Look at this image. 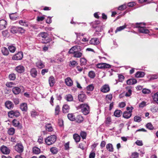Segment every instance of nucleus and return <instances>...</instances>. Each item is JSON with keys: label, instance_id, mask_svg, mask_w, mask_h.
I'll return each instance as SVG.
<instances>
[{"label": "nucleus", "instance_id": "obj_41", "mask_svg": "<svg viewBox=\"0 0 158 158\" xmlns=\"http://www.w3.org/2000/svg\"><path fill=\"white\" fill-rule=\"evenodd\" d=\"M139 156V153L137 152H133L132 153L130 158H138Z\"/></svg>", "mask_w": 158, "mask_h": 158}, {"label": "nucleus", "instance_id": "obj_40", "mask_svg": "<svg viewBox=\"0 0 158 158\" xmlns=\"http://www.w3.org/2000/svg\"><path fill=\"white\" fill-rule=\"evenodd\" d=\"M50 151L53 154H56L58 152V149L55 147L51 148L50 149Z\"/></svg>", "mask_w": 158, "mask_h": 158}, {"label": "nucleus", "instance_id": "obj_25", "mask_svg": "<svg viewBox=\"0 0 158 158\" xmlns=\"http://www.w3.org/2000/svg\"><path fill=\"white\" fill-rule=\"evenodd\" d=\"M100 43L99 41L97 38H92L90 41V43L94 45H97Z\"/></svg>", "mask_w": 158, "mask_h": 158}, {"label": "nucleus", "instance_id": "obj_27", "mask_svg": "<svg viewBox=\"0 0 158 158\" xmlns=\"http://www.w3.org/2000/svg\"><path fill=\"white\" fill-rule=\"evenodd\" d=\"M12 91L15 94H18L20 92L21 89L18 87H15L12 89Z\"/></svg>", "mask_w": 158, "mask_h": 158}, {"label": "nucleus", "instance_id": "obj_39", "mask_svg": "<svg viewBox=\"0 0 158 158\" xmlns=\"http://www.w3.org/2000/svg\"><path fill=\"white\" fill-rule=\"evenodd\" d=\"M60 112V107L59 105H57L55 110V115H58Z\"/></svg>", "mask_w": 158, "mask_h": 158}, {"label": "nucleus", "instance_id": "obj_10", "mask_svg": "<svg viewBox=\"0 0 158 158\" xmlns=\"http://www.w3.org/2000/svg\"><path fill=\"white\" fill-rule=\"evenodd\" d=\"M7 25V22L4 19H1L0 20V30H2L6 28Z\"/></svg>", "mask_w": 158, "mask_h": 158}, {"label": "nucleus", "instance_id": "obj_48", "mask_svg": "<svg viewBox=\"0 0 158 158\" xmlns=\"http://www.w3.org/2000/svg\"><path fill=\"white\" fill-rule=\"evenodd\" d=\"M80 62L81 65H85L86 64L87 60L84 58H81L80 59Z\"/></svg>", "mask_w": 158, "mask_h": 158}, {"label": "nucleus", "instance_id": "obj_35", "mask_svg": "<svg viewBox=\"0 0 158 158\" xmlns=\"http://www.w3.org/2000/svg\"><path fill=\"white\" fill-rule=\"evenodd\" d=\"M80 135L83 139H86L87 134L85 131H81L80 133Z\"/></svg>", "mask_w": 158, "mask_h": 158}, {"label": "nucleus", "instance_id": "obj_8", "mask_svg": "<svg viewBox=\"0 0 158 158\" xmlns=\"http://www.w3.org/2000/svg\"><path fill=\"white\" fill-rule=\"evenodd\" d=\"M15 150L19 153H21L23 150V147L21 143H18L15 146Z\"/></svg>", "mask_w": 158, "mask_h": 158}, {"label": "nucleus", "instance_id": "obj_34", "mask_svg": "<svg viewBox=\"0 0 158 158\" xmlns=\"http://www.w3.org/2000/svg\"><path fill=\"white\" fill-rule=\"evenodd\" d=\"M40 152V149L38 148L35 147L33 148V152L36 154H39Z\"/></svg>", "mask_w": 158, "mask_h": 158}, {"label": "nucleus", "instance_id": "obj_14", "mask_svg": "<svg viewBox=\"0 0 158 158\" xmlns=\"http://www.w3.org/2000/svg\"><path fill=\"white\" fill-rule=\"evenodd\" d=\"M5 106L8 109L11 110L13 108L14 105L11 102L7 101L5 103Z\"/></svg>", "mask_w": 158, "mask_h": 158}, {"label": "nucleus", "instance_id": "obj_7", "mask_svg": "<svg viewBox=\"0 0 158 158\" xmlns=\"http://www.w3.org/2000/svg\"><path fill=\"white\" fill-rule=\"evenodd\" d=\"M99 22L97 21L95 22L94 23L95 24H97V25L96 26L94 25L93 26V27L95 28L96 31L97 32H101L102 30V25L101 24H99Z\"/></svg>", "mask_w": 158, "mask_h": 158}, {"label": "nucleus", "instance_id": "obj_43", "mask_svg": "<svg viewBox=\"0 0 158 158\" xmlns=\"http://www.w3.org/2000/svg\"><path fill=\"white\" fill-rule=\"evenodd\" d=\"M82 55V53L81 52L77 51L74 52V56L75 57H80Z\"/></svg>", "mask_w": 158, "mask_h": 158}, {"label": "nucleus", "instance_id": "obj_21", "mask_svg": "<svg viewBox=\"0 0 158 158\" xmlns=\"http://www.w3.org/2000/svg\"><path fill=\"white\" fill-rule=\"evenodd\" d=\"M137 82V80L135 79H130L127 81V83L128 85H132L136 84Z\"/></svg>", "mask_w": 158, "mask_h": 158}, {"label": "nucleus", "instance_id": "obj_37", "mask_svg": "<svg viewBox=\"0 0 158 158\" xmlns=\"http://www.w3.org/2000/svg\"><path fill=\"white\" fill-rule=\"evenodd\" d=\"M68 119L71 121H75V117L73 114H68L67 115Z\"/></svg>", "mask_w": 158, "mask_h": 158}, {"label": "nucleus", "instance_id": "obj_16", "mask_svg": "<svg viewBox=\"0 0 158 158\" xmlns=\"http://www.w3.org/2000/svg\"><path fill=\"white\" fill-rule=\"evenodd\" d=\"M20 108L23 111H27V103L23 102L21 103L20 105Z\"/></svg>", "mask_w": 158, "mask_h": 158}, {"label": "nucleus", "instance_id": "obj_54", "mask_svg": "<svg viewBox=\"0 0 158 158\" xmlns=\"http://www.w3.org/2000/svg\"><path fill=\"white\" fill-rule=\"evenodd\" d=\"M142 92L144 94H148L151 93V91L149 89H144L142 90Z\"/></svg>", "mask_w": 158, "mask_h": 158}, {"label": "nucleus", "instance_id": "obj_62", "mask_svg": "<svg viewBox=\"0 0 158 158\" xmlns=\"http://www.w3.org/2000/svg\"><path fill=\"white\" fill-rule=\"evenodd\" d=\"M95 153L94 152H91L90 153L89 158H95Z\"/></svg>", "mask_w": 158, "mask_h": 158}, {"label": "nucleus", "instance_id": "obj_24", "mask_svg": "<svg viewBox=\"0 0 158 158\" xmlns=\"http://www.w3.org/2000/svg\"><path fill=\"white\" fill-rule=\"evenodd\" d=\"M49 82L51 87L53 86L55 83V79L53 76H51L49 79Z\"/></svg>", "mask_w": 158, "mask_h": 158}, {"label": "nucleus", "instance_id": "obj_11", "mask_svg": "<svg viewBox=\"0 0 158 158\" xmlns=\"http://www.w3.org/2000/svg\"><path fill=\"white\" fill-rule=\"evenodd\" d=\"M0 150L3 154H8L10 152V149L5 146H2Z\"/></svg>", "mask_w": 158, "mask_h": 158}, {"label": "nucleus", "instance_id": "obj_9", "mask_svg": "<svg viewBox=\"0 0 158 158\" xmlns=\"http://www.w3.org/2000/svg\"><path fill=\"white\" fill-rule=\"evenodd\" d=\"M78 98L79 102H85L87 96L85 94L82 93L78 94Z\"/></svg>", "mask_w": 158, "mask_h": 158}, {"label": "nucleus", "instance_id": "obj_15", "mask_svg": "<svg viewBox=\"0 0 158 158\" xmlns=\"http://www.w3.org/2000/svg\"><path fill=\"white\" fill-rule=\"evenodd\" d=\"M65 82L66 85L68 86H71L73 85V81L69 77H68L65 79Z\"/></svg>", "mask_w": 158, "mask_h": 158}, {"label": "nucleus", "instance_id": "obj_12", "mask_svg": "<svg viewBox=\"0 0 158 158\" xmlns=\"http://www.w3.org/2000/svg\"><path fill=\"white\" fill-rule=\"evenodd\" d=\"M110 90V88L108 85L105 84L103 85L101 88V91L104 93L108 92Z\"/></svg>", "mask_w": 158, "mask_h": 158}, {"label": "nucleus", "instance_id": "obj_33", "mask_svg": "<svg viewBox=\"0 0 158 158\" xmlns=\"http://www.w3.org/2000/svg\"><path fill=\"white\" fill-rule=\"evenodd\" d=\"M152 98L154 101L158 104V91L152 96Z\"/></svg>", "mask_w": 158, "mask_h": 158}, {"label": "nucleus", "instance_id": "obj_22", "mask_svg": "<svg viewBox=\"0 0 158 158\" xmlns=\"http://www.w3.org/2000/svg\"><path fill=\"white\" fill-rule=\"evenodd\" d=\"M69 106L67 104L64 105L63 106V112L65 113H68L69 111Z\"/></svg>", "mask_w": 158, "mask_h": 158}, {"label": "nucleus", "instance_id": "obj_56", "mask_svg": "<svg viewBox=\"0 0 158 158\" xmlns=\"http://www.w3.org/2000/svg\"><path fill=\"white\" fill-rule=\"evenodd\" d=\"M141 118L139 116H136L134 117V120L135 122H139L141 121Z\"/></svg>", "mask_w": 158, "mask_h": 158}, {"label": "nucleus", "instance_id": "obj_53", "mask_svg": "<svg viewBox=\"0 0 158 158\" xmlns=\"http://www.w3.org/2000/svg\"><path fill=\"white\" fill-rule=\"evenodd\" d=\"M25 31V30L22 27H18V33H24Z\"/></svg>", "mask_w": 158, "mask_h": 158}, {"label": "nucleus", "instance_id": "obj_58", "mask_svg": "<svg viewBox=\"0 0 158 158\" xmlns=\"http://www.w3.org/2000/svg\"><path fill=\"white\" fill-rule=\"evenodd\" d=\"M126 6L125 5H123L118 7V9L119 10H123L125 9L126 8Z\"/></svg>", "mask_w": 158, "mask_h": 158}, {"label": "nucleus", "instance_id": "obj_6", "mask_svg": "<svg viewBox=\"0 0 158 158\" xmlns=\"http://www.w3.org/2000/svg\"><path fill=\"white\" fill-rule=\"evenodd\" d=\"M23 57V53L22 52H19L12 57V59L15 60H21Z\"/></svg>", "mask_w": 158, "mask_h": 158}, {"label": "nucleus", "instance_id": "obj_52", "mask_svg": "<svg viewBox=\"0 0 158 158\" xmlns=\"http://www.w3.org/2000/svg\"><path fill=\"white\" fill-rule=\"evenodd\" d=\"M70 65L69 66L70 67H74L78 64L77 62L75 60L71 61H70Z\"/></svg>", "mask_w": 158, "mask_h": 158}, {"label": "nucleus", "instance_id": "obj_32", "mask_svg": "<svg viewBox=\"0 0 158 158\" xmlns=\"http://www.w3.org/2000/svg\"><path fill=\"white\" fill-rule=\"evenodd\" d=\"M106 149L110 152L114 151V148L113 145L111 143H108L106 145Z\"/></svg>", "mask_w": 158, "mask_h": 158}, {"label": "nucleus", "instance_id": "obj_18", "mask_svg": "<svg viewBox=\"0 0 158 158\" xmlns=\"http://www.w3.org/2000/svg\"><path fill=\"white\" fill-rule=\"evenodd\" d=\"M83 120V117L81 115L78 114L75 117V121L78 123H80L82 122Z\"/></svg>", "mask_w": 158, "mask_h": 158}, {"label": "nucleus", "instance_id": "obj_64", "mask_svg": "<svg viewBox=\"0 0 158 158\" xmlns=\"http://www.w3.org/2000/svg\"><path fill=\"white\" fill-rule=\"evenodd\" d=\"M2 52L5 56H7L9 53L8 50H2Z\"/></svg>", "mask_w": 158, "mask_h": 158}, {"label": "nucleus", "instance_id": "obj_44", "mask_svg": "<svg viewBox=\"0 0 158 158\" xmlns=\"http://www.w3.org/2000/svg\"><path fill=\"white\" fill-rule=\"evenodd\" d=\"M8 77L10 80L14 81L15 79L16 75L14 73H11L9 75Z\"/></svg>", "mask_w": 158, "mask_h": 158}, {"label": "nucleus", "instance_id": "obj_47", "mask_svg": "<svg viewBox=\"0 0 158 158\" xmlns=\"http://www.w3.org/2000/svg\"><path fill=\"white\" fill-rule=\"evenodd\" d=\"M94 86L92 84L88 85L86 88L87 90L89 91H92L94 90Z\"/></svg>", "mask_w": 158, "mask_h": 158}, {"label": "nucleus", "instance_id": "obj_29", "mask_svg": "<svg viewBox=\"0 0 158 158\" xmlns=\"http://www.w3.org/2000/svg\"><path fill=\"white\" fill-rule=\"evenodd\" d=\"M19 23L21 26L25 27H27L28 26V24L27 22L25 20H21L19 21Z\"/></svg>", "mask_w": 158, "mask_h": 158}, {"label": "nucleus", "instance_id": "obj_19", "mask_svg": "<svg viewBox=\"0 0 158 158\" xmlns=\"http://www.w3.org/2000/svg\"><path fill=\"white\" fill-rule=\"evenodd\" d=\"M30 73L31 76L34 78L35 77L37 74V71L35 68H33L31 69L30 71Z\"/></svg>", "mask_w": 158, "mask_h": 158}, {"label": "nucleus", "instance_id": "obj_50", "mask_svg": "<svg viewBox=\"0 0 158 158\" xmlns=\"http://www.w3.org/2000/svg\"><path fill=\"white\" fill-rule=\"evenodd\" d=\"M126 27V26L125 25H123L122 26H120L118 27L115 31V32L116 33L117 32L119 31H120L122 30H123Z\"/></svg>", "mask_w": 158, "mask_h": 158}, {"label": "nucleus", "instance_id": "obj_57", "mask_svg": "<svg viewBox=\"0 0 158 158\" xmlns=\"http://www.w3.org/2000/svg\"><path fill=\"white\" fill-rule=\"evenodd\" d=\"M14 85V83L11 82H7L6 84V86L10 88L13 87Z\"/></svg>", "mask_w": 158, "mask_h": 158}, {"label": "nucleus", "instance_id": "obj_31", "mask_svg": "<svg viewBox=\"0 0 158 158\" xmlns=\"http://www.w3.org/2000/svg\"><path fill=\"white\" fill-rule=\"evenodd\" d=\"M65 98L68 102H71L73 100V97L70 94L66 95L65 96Z\"/></svg>", "mask_w": 158, "mask_h": 158}, {"label": "nucleus", "instance_id": "obj_60", "mask_svg": "<svg viewBox=\"0 0 158 158\" xmlns=\"http://www.w3.org/2000/svg\"><path fill=\"white\" fill-rule=\"evenodd\" d=\"M112 98V94H109L106 96V99L107 100H109L111 101Z\"/></svg>", "mask_w": 158, "mask_h": 158}, {"label": "nucleus", "instance_id": "obj_4", "mask_svg": "<svg viewBox=\"0 0 158 158\" xmlns=\"http://www.w3.org/2000/svg\"><path fill=\"white\" fill-rule=\"evenodd\" d=\"M56 139V137L55 135H51L45 139V142L47 145H50L54 143Z\"/></svg>", "mask_w": 158, "mask_h": 158}, {"label": "nucleus", "instance_id": "obj_61", "mask_svg": "<svg viewBox=\"0 0 158 158\" xmlns=\"http://www.w3.org/2000/svg\"><path fill=\"white\" fill-rule=\"evenodd\" d=\"M118 77L119 81L120 82H122L123 81L124 79V76L121 74H119L118 75Z\"/></svg>", "mask_w": 158, "mask_h": 158}, {"label": "nucleus", "instance_id": "obj_2", "mask_svg": "<svg viewBox=\"0 0 158 158\" xmlns=\"http://www.w3.org/2000/svg\"><path fill=\"white\" fill-rule=\"evenodd\" d=\"M37 36L43 43L46 44L51 40L49 37L48 34L46 32H40L38 34Z\"/></svg>", "mask_w": 158, "mask_h": 158}, {"label": "nucleus", "instance_id": "obj_55", "mask_svg": "<svg viewBox=\"0 0 158 158\" xmlns=\"http://www.w3.org/2000/svg\"><path fill=\"white\" fill-rule=\"evenodd\" d=\"M45 19V15H43L42 16H38L37 17V20L40 22L43 21Z\"/></svg>", "mask_w": 158, "mask_h": 158}, {"label": "nucleus", "instance_id": "obj_5", "mask_svg": "<svg viewBox=\"0 0 158 158\" xmlns=\"http://www.w3.org/2000/svg\"><path fill=\"white\" fill-rule=\"evenodd\" d=\"M20 115V112L17 110H12L8 112V116L10 118H12L14 116L17 117H19Z\"/></svg>", "mask_w": 158, "mask_h": 158}, {"label": "nucleus", "instance_id": "obj_23", "mask_svg": "<svg viewBox=\"0 0 158 158\" xmlns=\"http://www.w3.org/2000/svg\"><path fill=\"white\" fill-rule=\"evenodd\" d=\"M10 19L13 20H16L18 17L17 13H12L9 15Z\"/></svg>", "mask_w": 158, "mask_h": 158}, {"label": "nucleus", "instance_id": "obj_36", "mask_svg": "<svg viewBox=\"0 0 158 158\" xmlns=\"http://www.w3.org/2000/svg\"><path fill=\"white\" fill-rule=\"evenodd\" d=\"M46 130L48 131H52L53 129L51 124H48L45 126Z\"/></svg>", "mask_w": 158, "mask_h": 158}, {"label": "nucleus", "instance_id": "obj_13", "mask_svg": "<svg viewBox=\"0 0 158 158\" xmlns=\"http://www.w3.org/2000/svg\"><path fill=\"white\" fill-rule=\"evenodd\" d=\"M15 70L19 73H22L25 70V69L23 65H20L16 67Z\"/></svg>", "mask_w": 158, "mask_h": 158}, {"label": "nucleus", "instance_id": "obj_17", "mask_svg": "<svg viewBox=\"0 0 158 158\" xmlns=\"http://www.w3.org/2000/svg\"><path fill=\"white\" fill-rule=\"evenodd\" d=\"M36 66L39 69H42L44 67V63L41 60H39L35 63Z\"/></svg>", "mask_w": 158, "mask_h": 158}, {"label": "nucleus", "instance_id": "obj_26", "mask_svg": "<svg viewBox=\"0 0 158 158\" xmlns=\"http://www.w3.org/2000/svg\"><path fill=\"white\" fill-rule=\"evenodd\" d=\"M145 75V73L143 72H137L135 74V76L136 77H142Z\"/></svg>", "mask_w": 158, "mask_h": 158}, {"label": "nucleus", "instance_id": "obj_59", "mask_svg": "<svg viewBox=\"0 0 158 158\" xmlns=\"http://www.w3.org/2000/svg\"><path fill=\"white\" fill-rule=\"evenodd\" d=\"M103 69H107L111 67V65L109 64L106 63H103Z\"/></svg>", "mask_w": 158, "mask_h": 158}, {"label": "nucleus", "instance_id": "obj_28", "mask_svg": "<svg viewBox=\"0 0 158 158\" xmlns=\"http://www.w3.org/2000/svg\"><path fill=\"white\" fill-rule=\"evenodd\" d=\"M73 138L76 143L79 142L81 139L80 135L77 134H75L73 135Z\"/></svg>", "mask_w": 158, "mask_h": 158}, {"label": "nucleus", "instance_id": "obj_42", "mask_svg": "<svg viewBox=\"0 0 158 158\" xmlns=\"http://www.w3.org/2000/svg\"><path fill=\"white\" fill-rule=\"evenodd\" d=\"M88 76L91 78H94L95 76V73L93 71H90L88 73Z\"/></svg>", "mask_w": 158, "mask_h": 158}, {"label": "nucleus", "instance_id": "obj_46", "mask_svg": "<svg viewBox=\"0 0 158 158\" xmlns=\"http://www.w3.org/2000/svg\"><path fill=\"white\" fill-rule=\"evenodd\" d=\"M31 116L33 117H35L39 115V113L35 110H33L31 111Z\"/></svg>", "mask_w": 158, "mask_h": 158}, {"label": "nucleus", "instance_id": "obj_1", "mask_svg": "<svg viewBox=\"0 0 158 158\" xmlns=\"http://www.w3.org/2000/svg\"><path fill=\"white\" fill-rule=\"evenodd\" d=\"M145 23H137L135 25L132 24V27L138 28V30L140 33L145 34H148L149 32V31L145 27Z\"/></svg>", "mask_w": 158, "mask_h": 158}, {"label": "nucleus", "instance_id": "obj_45", "mask_svg": "<svg viewBox=\"0 0 158 158\" xmlns=\"http://www.w3.org/2000/svg\"><path fill=\"white\" fill-rule=\"evenodd\" d=\"M12 123L14 126L15 127L19 126L20 123L19 121L16 119H14L12 121Z\"/></svg>", "mask_w": 158, "mask_h": 158}, {"label": "nucleus", "instance_id": "obj_20", "mask_svg": "<svg viewBox=\"0 0 158 158\" xmlns=\"http://www.w3.org/2000/svg\"><path fill=\"white\" fill-rule=\"evenodd\" d=\"M131 111H129V112L125 111L123 114V117L126 118L128 119L131 116Z\"/></svg>", "mask_w": 158, "mask_h": 158}, {"label": "nucleus", "instance_id": "obj_30", "mask_svg": "<svg viewBox=\"0 0 158 158\" xmlns=\"http://www.w3.org/2000/svg\"><path fill=\"white\" fill-rule=\"evenodd\" d=\"M18 27H15L12 26L10 28V32L13 34L18 33Z\"/></svg>", "mask_w": 158, "mask_h": 158}, {"label": "nucleus", "instance_id": "obj_63", "mask_svg": "<svg viewBox=\"0 0 158 158\" xmlns=\"http://www.w3.org/2000/svg\"><path fill=\"white\" fill-rule=\"evenodd\" d=\"M132 91L131 89L128 90V91L126 93L125 95L126 97H129L131 94Z\"/></svg>", "mask_w": 158, "mask_h": 158}, {"label": "nucleus", "instance_id": "obj_3", "mask_svg": "<svg viewBox=\"0 0 158 158\" xmlns=\"http://www.w3.org/2000/svg\"><path fill=\"white\" fill-rule=\"evenodd\" d=\"M77 109H81V112L85 115L88 114L90 111L88 105L86 104H81L77 107Z\"/></svg>", "mask_w": 158, "mask_h": 158}, {"label": "nucleus", "instance_id": "obj_38", "mask_svg": "<svg viewBox=\"0 0 158 158\" xmlns=\"http://www.w3.org/2000/svg\"><path fill=\"white\" fill-rule=\"evenodd\" d=\"M122 113V112L121 110H116L114 111V114L115 116L119 117L120 116Z\"/></svg>", "mask_w": 158, "mask_h": 158}, {"label": "nucleus", "instance_id": "obj_49", "mask_svg": "<svg viewBox=\"0 0 158 158\" xmlns=\"http://www.w3.org/2000/svg\"><path fill=\"white\" fill-rule=\"evenodd\" d=\"M15 132V129L14 128H10L9 129L8 131V133L10 135H13Z\"/></svg>", "mask_w": 158, "mask_h": 158}, {"label": "nucleus", "instance_id": "obj_51", "mask_svg": "<svg viewBox=\"0 0 158 158\" xmlns=\"http://www.w3.org/2000/svg\"><path fill=\"white\" fill-rule=\"evenodd\" d=\"M146 127L150 130H152L154 127L151 123H148L146 125Z\"/></svg>", "mask_w": 158, "mask_h": 158}]
</instances>
